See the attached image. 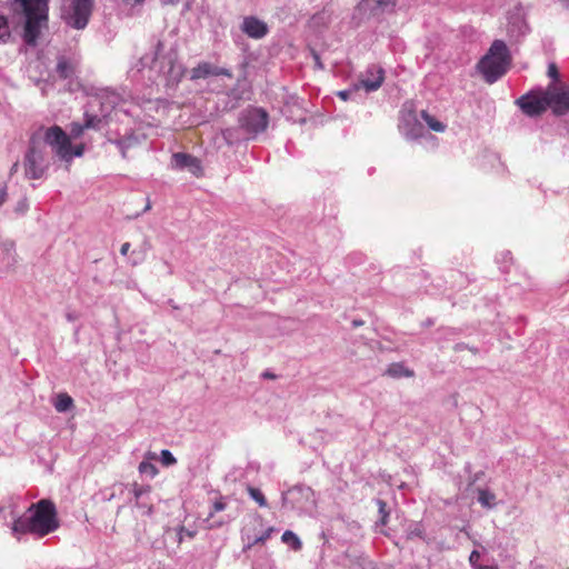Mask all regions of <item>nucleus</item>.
<instances>
[{
	"mask_svg": "<svg viewBox=\"0 0 569 569\" xmlns=\"http://www.w3.org/2000/svg\"><path fill=\"white\" fill-rule=\"evenodd\" d=\"M59 527L60 520L56 505L49 499H41L32 503L26 513L13 521L12 532L17 538L27 533L43 538Z\"/></svg>",
	"mask_w": 569,
	"mask_h": 569,
	"instance_id": "1",
	"label": "nucleus"
},
{
	"mask_svg": "<svg viewBox=\"0 0 569 569\" xmlns=\"http://www.w3.org/2000/svg\"><path fill=\"white\" fill-rule=\"evenodd\" d=\"M19 3L26 17L23 40L29 46H36L42 28L48 22L47 0H13Z\"/></svg>",
	"mask_w": 569,
	"mask_h": 569,
	"instance_id": "2",
	"label": "nucleus"
},
{
	"mask_svg": "<svg viewBox=\"0 0 569 569\" xmlns=\"http://www.w3.org/2000/svg\"><path fill=\"white\" fill-rule=\"evenodd\" d=\"M510 61L507 44L502 40H495L488 53L479 61L478 69L488 83H493L507 72Z\"/></svg>",
	"mask_w": 569,
	"mask_h": 569,
	"instance_id": "3",
	"label": "nucleus"
},
{
	"mask_svg": "<svg viewBox=\"0 0 569 569\" xmlns=\"http://www.w3.org/2000/svg\"><path fill=\"white\" fill-rule=\"evenodd\" d=\"M24 176L31 180L41 179L49 169L46 147L39 133H33L23 159Z\"/></svg>",
	"mask_w": 569,
	"mask_h": 569,
	"instance_id": "4",
	"label": "nucleus"
},
{
	"mask_svg": "<svg viewBox=\"0 0 569 569\" xmlns=\"http://www.w3.org/2000/svg\"><path fill=\"white\" fill-rule=\"evenodd\" d=\"M34 133H39L43 146L48 144L51 147L56 156L66 161H72L71 153V139L59 126H52L49 128H39Z\"/></svg>",
	"mask_w": 569,
	"mask_h": 569,
	"instance_id": "5",
	"label": "nucleus"
},
{
	"mask_svg": "<svg viewBox=\"0 0 569 569\" xmlns=\"http://www.w3.org/2000/svg\"><path fill=\"white\" fill-rule=\"evenodd\" d=\"M417 107L413 101L403 103L400 110L399 130L409 139L423 136V123L418 119Z\"/></svg>",
	"mask_w": 569,
	"mask_h": 569,
	"instance_id": "6",
	"label": "nucleus"
},
{
	"mask_svg": "<svg viewBox=\"0 0 569 569\" xmlns=\"http://www.w3.org/2000/svg\"><path fill=\"white\" fill-rule=\"evenodd\" d=\"M543 92L548 108H550L555 114L563 116L569 112V84L558 86L551 83Z\"/></svg>",
	"mask_w": 569,
	"mask_h": 569,
	"instance_id": "7",
	"label": "nucleus"
},
{
	"mask_svg": "<svg viewBox=\"0 0 569 569\" xmlns=\"http://www.w3.org/2000/svg\"><path fill=\"white\" fill-rule=\"evenodd\" d=\"M517 104L528 116H539L548 109V102L545 97L543 90L531 91L530 93L520 97Z\"/></svg>",
	"mask_w": 569,
	"mask_h": 569,
	"instance_id": "8",
	"label": "nucleus"
},
{
	"mask_svg": "<svg viewBox=\"0 0 569 569\" xmlns=\"http://www.w3.org/2000/svg\"><path fill=\"white\" fill-rule=\"evenodd\" d=\"M93 0H72L67 21L76 29H83L92 12Z\"/></svg>",
	"mask_w": 569,
	"mask_h": 569,
	"instance_id": "9",
	"label": "nucleus"
},
{
	"mask_svg": "<svg viewBox=\"0 0 569 569\" xmlns=\"http://www.w3.org/2000/svg\"><path fill=\"white\" fill-rule=\"evenodd\" d=\"M268 113L261 108H252L247 110L240 118V124L248 132L259 133L268 127Z\"/></svg>",
	"mask_w": 569,
	"mask_h": 569,
	"instance_id": "10",
	"label": "nucleus"
},
{
	"mask_svg": "<svg viewBox=\"0 0 569 569\" xmlns=\"http://www.w3.org/2000/svg\"><path fill=\"white\" fill-rule=\"evenodd\" d=\"M385 80V71L379 66H370L359 79L360 87L366 91L379 89Z\"/></svg>",
	"mask_w": 569,
	"mask_h": 569,
	"instance_id": "11",
	"label": "nucleus"
},
{
	"mask_svg": "<svg viewBox=\"0 0 569 569\" xmlns=\"http://www.w3.org/2000/svg\"><path fill=\"white\" fill-rule=\"evenodd\" d=\"M172 160L173 166L177 169L187 168L196 177H201L203 174L200 160L191 154L177 152L172 156Z\"/></svg>",
	"mask_w": 569,
	"mask_h": 569,
	"instance_id": "12",
	"label": "nucleus"
},
{
	"mask_svg": "<svg viewBox=\"0 0 569 569\" xmlns=\"http://www.w3.org/2000/svg\"><path fill=\"white\" fill-rule=\"evenodd\" d=\"M241 30L248 37L261 39L268 33V26L256 17H246L241 24Z\"/></svg>",
	"mask_w": 569,
	"mask_h": 569,
	"instance_id": "13",
	"label": "nucleus"
},
{
	"mask_svg": "<svg viewBox=\"0 0 569 569\" xmlns=\"http://www.w3.org/2000/svg\"><path fill=\"white\" fill-rule=\"evenodd\" d=\"M226 508H227L226 497H223L220 492H217L216 497L212 501L210 512L208 513V517L206 518V521L210 522L209 529L220 528L228 522L227 520H216L214 519V515L217 512L223 511Z\"/></svg>",
	"mask_w": 569,
	"mask_h": 569,
	"instance_id": "14",
	"label": "nucleus"
},
{
	"mask_svg": "<svg viewBox=\"0 0 569 569\" xmlns=\"http://www.w3.org/2000/svg\"><path fill=\"white\" fill-rule=\"evenodd\" d=\"M397 0H361L359 9L371 16L385 12L388 8L393 7Z\"/></svg>",
	"mask_w": 569,
	"mask_h": 569,
	"instance_id": "15",
	"label": "nucleus"
},
{
	"mask_svg": "<svg viewBox=\"0 0 569 569\" xmlns=\"http://www.w3.org/2000/svg\"><path fill=\"white\" fill-rule=\"evenodd\" d=\"M272 531H273V528L270 527V528L266 529L261 535L251 537L250 536V527L244 526L241 529V539L246 542L243 550L244 551L249 550L257 543L266 542L270 538Z\"/></svg>",
	"mask_w": 569,
	"mask_h": 569,
	"instance_id": "16",
	"label": "nucleus"
},
{
	"mask_svg": "<svg viewBox=\"0 0 569 569\" xmlns=\"http://www.w3.org/2000/svg\"><path fill=\"white\" fill-rule=\"evenodd\" d=\"M508 19V32L512 37H518L526 33L528 27L520 9H516L515 12L510 13Z\"/></svg>",
	"mask_w": 569,
	"mask_h": 569,
	"instance_id": "17",
	"label": "nucleus"
},
{
	"mask_svg": "<svg viewBox=\"0 0 569 569\" xmlns=\"http://www.w3.org/2000/svg\"><path fill=\"white\" fill-rule=\"evenodd\" d=\"M210 74L220 76V74H228V72L223 69H221V70L213 69L211 67V64L208 62H202L191 70L192 79H201V78H206Z\"/></svg>",
	"mask_w": 569,
	"mask_h": 569,
	"instance_id": "18",
	"label": "nucleus"
},
{
	"mask_svg": "<svg viewBox=\"0 0 569 569\" xmlns=\"http://www.w3.org/2000/svg\"><path fill=\"white\" fill-rule=\"evenodd\" d=\"M478 501L487 509H492L497 505L496 495L488 489H478Z\"/></svg>",
	"mask_w": 569,
	"mask_h": 569,
	"instance_id": "19",
	"label": "nucleus"
},
{
	"mask_svg": "<svg viewBox=\"0 0 569 569\" xmlns=\"http://www.w3.org/2000/svg\"><path fill=\"white\" fill-rule=\"evenodd\" d=\"M391 378H401V377H411L413 372L407 368L402 363L396 362L391 363L386 371Z\"/></svg>",
	"mask_w": 569,
	"mask_h": 569,
	"instance_id": "20",
	"label": "nucleus"
},
{
	"mask_svg": "<svg viewBox=\"0 0 569 569\" xmlns=\"http://www.w3.org/2000/svg\"><path fill=\"white\" fill-rule=\"evenodd\" d=\"M74 72V67L66 58L61 57L57 63V73L62 79L70 78Z\"/></svg>",
	"mask_w": 569,
	"mask_h": 569,
	"instance_id": "21",
	"label": "nucleus"
},
{
	"mask_svg": "<svg viewBox=\"0 0 569 569\" xmlns=\"http://www.w3.org/2000/svg\"><path fill=\"white\" fill-rule=\"evenodd\" d=\"M73 400L68 393H59L54 401V408L58 412H64L71 409Z\"/></svg>",
	"mask_w": 569,
	"mask_h": 569,
	"instance_id": "22",
	"label": "nucleus"
},
{
	"mask_svg": "<svg viewBox=\"0 0 569 569\" xmlns=\"http://www.w3.org/2000/svg\"><path fill=\"white\" fill-rule=\"evenodd\" d=\"M281 540L283 543H288L291 546V548L295 550V551H299L302 549V542L301 540L299 539V537L291 530H286L283 533H282V537H281Z\"/></svg>",
	"mask_w": 569,
	"mask_h": 569,
	"instance_id": "23",
	"label": "nucleus"
},
{
	"mask_svg": "<svg viewBox=\"0 0 569 569\" xmlns=\"http://www.w3.org/2000/svg\"><path fill=\"white\" fill-rule=\"evenodd\" d=\"M10 39H11V29H10L9 19L6 16L0 14V43L6 44L10 41Z\"/></svg>",
	"mask_w": 569,
	"mask_h": 569,
	"instance_id": "24",
	"label": "nucleus"
},
{
	"mask_svg": "<svg viewBox=\"0 0 569 569\" xmlns=\"http://www.w3.org/2000/svg\"><path fill=\"white\" fill-rule=\"evenodd\" d=\"M249 496L260 506V507H266L267 506V500L263 496V493L254 488V487H248L247 489Z\"/></svg>",
	"mask_w": 569,
	"mask_h": 569,
	"instance_id": "25",
	"label": "nucleus"
},
{
	"mask_svg": "<svg viewBox=\"0 0 569 569\" xmlns=\"http://www.w3.org/2000/svg\"><path fill=\"white\" fill-rule=\"evenodd\" d=\"M139 471L141 473L150 476L151 478H153L158 475V468L153 463L148 462V461L140 462Z\"/></svg>",
	"mask_w": 569,
	"mask_h": 569,
	"instance_id": "26",
	"label": "nucleus"
},
{
	"mask_svg": "<svg viewBox=\"0 0 569 569\" xmlns=\"http://www.w3.org/2000/svg\"><path fill=\"white\" fill-rule=\"evenodd\" d=\"M376 503L378 506L379 516H380L379 521H380L381 525L385 526V525H387L388 517H389V511L387 509V503L383 500H381V499H378Z\"/></svg>",
	"mask_w": 569,
	"mask_h": 569,
	"instance_id": "27",
	"label": "nucleus"
},
{
	"mask_svg": "<svg viewBox=\"0 0 569 569\" xmlns=\"http://www.w3.org/2000/svg\"><path fill=\"white\" fill-rule=\"evenodd\" d=\"M101 122V119L97 116L86 114V121L83 123L84 129H96Z\"/></svg>",
	"mask_w": 569,
	"mask_h": 569,
	"instance_id": "28",
	"label": "nucleus"
},
{
	"mask_svg": "<svg viewBox=\"0 0 569 569\" xmlns=\"http://www.w3.org/2000/svg\"><path fill=\"white\" fill-rule=\"evenodd\" d=\"M151 490V487L150 486H139L138 483H134L133 485V489H132V492H133V496H134V499H136V502L138 503V500L140 499V497L147 492H149Z\"/></svg>",
	"mask_w": 569,
	"mask_h": 569,
	"instance_id": "29",
	"label": "nucleus"
},
{
	"mask_svg": "<svg viewBox=\"0 0 569 569\" xmlns=\"http://www.w3.org/2000/svg\"><path fill=\"white\" fill-rule=\"evenodd\" d=\"M84 127L83 124H80V123H77V122H73L71 123V127H70V138H79L83 134L84 132Z\"/></svg>",
	"mask_w": 569,
	"mask_h": 569,
	"instance_id": "30",
	"label": "nucleus"
},
{
	"mask_svg": "<svg viewBox=\"0 0 569 569\" xmlns=\"http://www.w3.org/2000/svg\"><path fill=\"white\" fill-rule=\"evenodd\" d=\"M161 461L164 466H172L177 462L173 455L167 449L161 451Z\"/></svg>",
	"mask_w": 569,
	"mask_h": 569,
	"instance_id": "31",
	"label": "nucleus"
},
{
	"mask_svg": "<svg viewBox=\"0 0 569 569\" xmlns=\"http://www.w3.org/2000/svg\"><path fill=\"white\" fill-rule=\"evenodd\" d=\"M446 129V124L440 122L439 120L429 117V130H433L437 132H443Z\"/></svg>",
	"mask_w": 569,
	"mask_h": 569,
	"instance_id": "32",
	"label": "nucleus"
},
{
	"mask_svg": "<svg viewBox=\"0 0 569 569\" xmlns=\"http://www.w3.org/2000/svg\"><path fill=\"white\" fill-rule=\"evenodd\" d=\"M194 535H196L194 531L187 530L182 526L179 527L178 528V543H181L183 541L184 537H188V538L192 539L194 537Z\"/></svg>",
	"mask_w": 569,
	"mask_h": 569,
	"instance_id": "33",
	"label": "nucleus"
},
{
	"mask_svg": "<svg viewBox=\"0 0 569 569\" xmlns=\"http://www.w3.org/2000/svg\"><path fill=\"white\" fill-rule=\"evenodd\" d=\"M548 76L553 80H558L559 72H558V68H557L556 63H553V62L549 63Z\"/></svg>",
	"mask_w": 569,
	"mask_h": 569,
	"instance_id": "34",
	"label": "nucleus"
},
{
	"mask_svg": "<svg viewBox=\"0 0 569 569\" xmlns=\"http://www.w3.org/2000/svg\"><path fill=\"white\" fill-rule=\"evenodd\" d=\"M84 152V144L83 143H80V144H77V146H72L71 144V153H72V158L73 157H81Z\"/></svg>",
	"mask_w": 569,
	"mask_h": 569,
	"instance_id": "35",
	"label": "nucleus"
},
{
	"mask_svg": "<svg viewBox=\"0 0 569 569\" xmlns=\"http://www.w3.org/2000/svg\"><path fill=\"white\" fill-rule=\"evenodd\" d=\"M480 559V553L477 550H473L469 556L470 565L475 568L478 567V560Z\"/></svg>",
	"mask_w": 569,
	"mask_h": 569,
	"instance_id": "36",
	"label": "nucleus"
},
{
	"mask_svg": "<svg viewBox=\"0 0 569 569\" xmlns=\"http://www.w3.org/2000/svg\"><path fill=\"white\" fill-rule=\"evenodd\" d=\"M311 54H312V58H313V61H315V64L319 68V69H322L323 68V64L320 60V57L319 54L315 51V50H311Z\"/></svg>",
	"mask_w": 569,
	"mask_h": 569,
	"instance_id": "37",
	"label": "nucleus"
},
{
	"mask_svg": "<svg viewBox=\"0 0 569 569\" xmlns=\"http://www.w3.org/2000/svg\"><path fill=\"white\" fill-rule=\"evenodd\" d=\"M7 199V187H0V206L4 203Z\"/></svg>",
	"mask_w": 569,
	"mask_h": 569,
	"instance_id": "38",
	"label": "nucleus"
},
{
	"mask_svg": "<svg viewBox=\"0 0 569 569\" xmlns=\"http://www.w3.org/2000/svg\"><path fill=\"white\" fill-rule=\"evenodd\" d=\"M130 243L129 242H124L122 243L121 248H120V253L122 256H126L128 252H129V249H130Z\"/></svg>",
	"mask_w": 569,
	"mask_h": 569,
	"instance_id": "39",
	"label": "nucleus"
},
{
	"mask_svg": "<svg viewBox=\"0 0 569 569\" xmlns=\"http://www.w3.org/2000/svg\"><path fill=\"white\" fill-rule=\"evenodd\" d=\"M18 169H19V162L17 161L10 168L9 176L12 177L14 173H17Z\"/></svg>",
	"mask_w": 569,
	"mask_h": 569,
	"instance_id": "40",
	"label": "nucleus"
},
{
	"mask_svg": "<svg viewBox=\"0 0 569 569\" xmlns=\"http://www.w3.org/2000/svg\"><path fill=\"white\" fill-rule=\"evenodd\" d=\"M262 377L266 379H276V375L269 371L263 372Z\"/></svg>",
	"mask_w": 569,
	"mask_h": 569,
	"instance_id": "41",
	"label": "nucleus"
},
{
	"mask_svg": "<svg viewBox=\"0 0 569 569\" xmlns=\"http://www.w3.org/2000/svg\"><path fill=\"white\" fill-rule=\"evenodd\" d=\"M180 0H161L163 4H174L178 3Z\"/></svg>",
	"mask_w": 569,
	"mask_h": 569,
	"instance_id": "42",
	"label": "nucleus"
},
{
	"mask_svg": "<svg viewBox=\"0 0 569 569\" xmlns=\"http://www.w3.org/2000/svg\"><path fill=\"white\" fill-rule=\"evenodd\" d=\"M475 569H498V568L492 567V566H478V567H475Z\"/></svg>",
	"mask_w": 569,
	"mask_h": 569,
	"instance_id": "43",
	"label": "nucleus"
},
{
	"mask_svg": "<svg viewBox=\"0 0 569 569\" xmlns=\"http://www.w3.org/2000/svg\"><path fill=\"white\" fill-rule=\"evenodd\" d=\"M561 3L565 8L569 9V0H561Z\"/></svg>",
	"mask_w": 569,
	"mask_h": 569,
	"instance_id": "44",
	"label": "nucleus"
},
{
	"mask_svg": "<svg viewBox=\"0 0 569 569\" xmlns=\"http://www.w3.org/2000/svg\"><path fill=\"white\" fill-rule=\"evenodd\" d=\"M339 96H340L342 99H347L348 92H346V91H341V92H339Z\"/></svg>",
	"mask_w": 569,
	"mask_h": 569,
	"instance_id": "45",
	"label": "nucleus"
},
{
	"mask_svg": "<svg viewBox=\"0 0 569 569\" xmlns=\"http://www.w3.org/2000/svg\"><path fill=\"white\" fill-rule=\"evenodd\" d=\"M420 113L422 119L427 121V112L425 110H421Z\"/></svg>",
	"mask_w": 569,
	"mask_h": 569,
	"instance_id": "46",
	"label": "nucleus"
},
{
	"mask_svg": "<svg viewBox=\"0 0 569 569\" xmlns=\"http://www.w3.org/2000/svg\"><path fill=\"white\" fill-rule=\"evenodd\" d=\"M433 140H435V139H433L432 137H430V136H429V138H428L429 144H430L431 142H433Z\"/></svg>",
	"mask_w": 569,
	"mask_h": 569,
	"instance_id": "47",
	"label": "nucleus"
},
{
	"mask_svg": "<svg viewBox=\"0 0 569 569\" xmlns=\"http://www.w3.org/2000/svg\"><path fill=\"white\" fill-rule=\"evenodd\" d=\"M353 323H355V326H360L362 322L361 321H355Z\"/></svg>",
	"mask_w": 569,
	"mask_h": 569,
	"instance_id": "48",
	"label": "nucleus"
},
{
	"mask_svg": "<svg viewBox=\"0 0 569 569\" xmlns=\"http://www.w3.org/2000/svg\"><path fill=\"white\" fill-rule=\"evenodd\" d=\"M250 536H251V537H256V536H257V535H254V533L252 532V529H251V528H250Z\"/></svg>",
	"mask_w": 569,
	"mask_h": 569,
	"instance_id": "49",
	"label": "nucleus"
},
{
	"mask_svg": "<svg viewBox=\"0 0 569 569\" xmlns=\"http://www.w3.org/2000/svg\"><path fill=\"white\" fill-rule=\"evenodd\" d=\"M151 207H150V203L147 204L146 207V210H149Z\"/></svg>",
	"mask_w": 569,
	"mask_h": 569,
	"instance_id": "50",
	"label": "nucleus"
}]
</instances>
